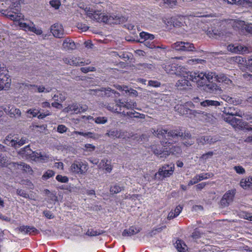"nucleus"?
<instances>
[{
    "mask_svg": "<svg viewBox=\"0 0 252 252\" xmlns=\"http://www.w3.org/2000/svg\"><path fill=\"white\" fill-rule=\"evenodd\" d=\"M144 43V45L149 48H160V49H165V47L161 45V46H156L153 42H151L150 40H145L143 41Z\"/></svg>",
    "mask_w": 252,
    "mask_h": 252,
    "instance_id": "50",
    "label": "nucleus"
},
{
    "mask_svg": "<svg viewBox=\"0 0 252 252\" xmlns=\"http://www.w3.org/2000/svg\"><path fill=\"white\" fill-rule=\"evenodd\" d=\"M189 21V18L187 16L179 15L171 18V22L174 27L183 28L186 32L189 30L188 24Z\"/></svg>",
    "mask_w": 252,
    "mask_h": 252,
    "instance_id": "12",
    "label": "nucleus"
},
{
    "mask_svg": "<svg viewBox=\"0 0 252 252\" xmlns=\"http://www.w3.org/2000/svg\"><path fill=\"white\" fill-rule=\"evenodd\" d=\"M3 143L7 145L14 147L16 143V138H14L13 135L9 134L5 137Z\"/></svg>",
    "mask_w": 252,
    "mask_h": 252,
    "instance_id": "41",
    "label": "nucleus"
},
{
    "mask_svg": "<svg viewBox=\"0 0 252 252\" xmlns=\"http://www.w3.org/2000/svg\"><path fill=\"white\" fill-rule=\"evenodd\" d=\"M63 61L65 63L72 66H83L85 64H89L91 63L89 60H87L86 62L81 61L80 58L75 57H68L64 58Z\"/></svg>",
    "mask_w": 252,
    "mask_h": 252,
    "instance_id": "17",
    "label": "nucleus"
},
{
    "mask_svg": "<svg viewBox=\"0 0 252 252\" xmlns=\"http://www.w3.org/2000/svg\"><path fill=\"white\" fill-rule=\"evenodd\" d=\"M245 25L246 24L244 21L239 20L234 21L233 23V27L234 29H237L241 31L244 30Z\"/></svg>",
    "mask_w": 252,
    "mask_h": 252,
    "instance_id": "45",
    "label": "nucleus"
},
{
    "mask_svg": "<svg viewBox=\"0 0 252 252\" xmlns=\"http://www.w3.org/2000/svg\"><path fill=\"white\" fill-rule=\"evenodd\" d=\"M205 63V61L199 59H193L188 60L187 63L189 65H193L199 63Z\"/></svg>",
    "mask_w": 252,
    "mask_h": 252,
    "instance_id": "56",
    "label": "nucleus"
},
{
    "mask_svg": "<svg viewBox=\"0 0 252 252\" xmlns=\"http://www.w3.org/2000/svg\"><path fill=\"white\" fill-rule=\"evenodd\" d=\"M55 174V172L52 170H48L42 176V179L44 180H47L50 177L53 176Z\"/></svg>",
    "mask_w": 252,
    "mask_h": 252,
    "instance_id": "62",
    "label": "nucleus"
},
{
    "mask_svg": "<svg viewBox=\"0 0 252 252\" xmlns=\"http://www.w3.org/2000/svg\"><path fill=\"white\" fill-rule=\"evenodd\" d=\"M201 120L206 124H213L216 122V118L213 115L203 112L201 115Z\"/></svg>",
    "mask_w": 252,
    "mask_h": 252,
    "instance_id": "28",
    "label": "nucleus"
},
{
    "mask_svg": "<svg viewBox=\"0 0 252 252\" xmlns=\"http://www.w3.org/2000/svg\"><path fill=\"white\" fill-rule=\"evenodd\" d=\"M51 32L53 35L57 38H62L64 35V30L63 26L59 23H56L51 27Z\"/></svg>",
    "mask_w": 252,
    "mask_h": 252,
    "instance_id": "21",
    "label": "nucleus"
},
{
    "mask_svg": "<svg viewBox=\"0 0 252 252\" xmlns=\"http://www.w3.org/2000/svg\"><path fill=\"white\" fill-rule=\"evenodd\" d=\"M140 36L141 39H144V41L148 40H152L155 38V36L153 34H151L144 32L140 33Z\"/></svg>",
    "mask_w": 252,
    "mask_h": 252,
    "instance_id": "51",
    "label": "nucleus"
},
{
    "mask_svg": "<svg viewBox=\"0 0 252 252\" xmlns=\"http://www.w3.org/2000/svg\"><path fill=\"white\" fill-rule=\"evenodd\" d=\"M175 247L179 252H187L188 249L187 245L182 240H177L176 241Z\"/></svg>",
    "mask_w": 252,
    "mask_h": 252,
    "instance_id": "34",
    "label": "nucleus"
},
{
    "mask_svg": "<svg viewBox=\"0 0 252 252\" xmlns=\"http://www.w3.org/2000/svg\"><path fill=\"white\" fill-rule=\"evenodd\" d=\"M106 134L110 137L123 139L126 140L133 136L132 133H129L126 131L117 129H110Z\"/></svg>",
    "mask_w": 252,
    "mask_h": 252,
    "instance_id": "13",
    "label": "nucleus"
},
{
    "mask_svg": "<svg viewBox=\"0 0 252 252\" xmlns=\"http://www.w3.org/2000/svg\"><path fill=\"white\" fill-rule=\"evenodd\" d=\"M176 111L181 115H185L188 114L189 109L185 107L184 104H177L174 107Z\"/></svg>",
    "mask_w": 252,
    "mask_h": 252,
    "instance_id": "39",
    "label": "nucleus"
},
{
    "mask_svg": "<svg viewBox=\"0 0 252 252\" xmlns=\"http://www.w3.org/2000/svg\"><path fill=\"white\" fill-rule=\"evenodd\" d=\"M228 3L236 4L243 7H252V0H223Z\"/></svg>",
    "mask_w": 252,
    "mask_h": 252,
    "instance_id": "24",
    "label": "nucleus"
},
{
    "mask_svg": "<svg viewBox=\"0 0 252 252\" xmlns=\"http://www.w3.org/2000/svg\"><path fill=\"white\" fill-rule=\"evenodd\" d=\"M169 150H168V152L170 155H174L176 156H178L182 153V150L181 148L179 146H173L170 148L169 147L171 146L170 143L168 145Z\"/></svg>",
    "mask_w": 252,
    "mask_h": 252,
    "instance_id": "40",
    "label": "nucleus"
},
{
    "mask_svg": "<svg viewBox=\"0 0 252 252\" xmlns=\"http://www.w3.org/2000/svg\"><path fill=\"white\" fill-rule=\"evenodd\" d=\"M207 34L210 37L217 38L218 36H220L221 33L219 32L217 30H214L212 31H208Z\"/></svg>",
    "mask_w": 252,
    "mask_h": 252,
    "instance_id": "59",
    "label": "nucleus"
},
{
    "mask_svg": "<svg viewBox=\"0 0 252 252\" xmlns=\"http://www.w3.org/2000/svg\"><path fill=\"white\" fill-rule=\"evenodd\" d=\"M163 4L169 8L174 7L177 4V0H162Z\"/></svg>",
    "mask_w": 252,
    "mask_h": 252,
    "instance_id": "54",
    "label": "nucleus"
},
{
    "mask_svg": "<svg viewBox=\"0 0 252 252\" xmlns=\"http://www.w3.org/2000/svg\"><path fill=\"white\" fill-rule=\"evenodd\" d=\"M141 231L140 227H136L134 226H130L128 229H125L122 232L123 237H128L135 235Z\"/></svg>",
    "mask_w": 252,
    "mask_h": 252,
    "instance_id": "29",
    "label": "nucleus"
},
{
    "mask_svg": "<svg viewBox=\"0 0 252 252\" xmlns=\"http://www.w3.org/2000/svg\"><path fill=\"white\" fill-rule=\"evenodd\" d=\"M214 155L213 152H209L205 154H203L200 158V159L203 160H207L210 158H211Z\"/></svg>",
    "mask_w": 252,
    "mask_h": 252,
    "instance_id": "60",
    "label": "nucleus"
},
{
    "mask_svg": "<svg viewBox=\"0 0 252 252\" xmlns=\"http://www.w3.org/2000/svg\"><path fill=\"white\" fill-rule=\"evenodd\" d=\"M224 113L226 114L225 116H237L242 117L243 113L238 109L235 108L234 107H230L228 108H225Z\"/></svg>",
    "mask_w": 252,
    "mask_h": 252,
    "instance_id": "26",
    "label": "nucleus"
},
{
    "mask_svg": "<svg viewBox=\"0 0 252 252\" xmlns=\"http://www.w3.org/2000/svg\"><path fill=\"white\" fill-rule=\"evenodd\" d=\"M217 82L228 86L232 85V81L224 74H218Z\"/></svg>",
    "mask_w": 252,
    "mask_h": 252,
    "instance_id": "31",
    "label": "nucleus"
},
{
    "mask_svg": "<svg viewBox=\"0 0 252 252\" xmlns=\"http://www.w3.org/2000/svg\"><path fill=\"white\" fill-rule=\"evenodd\" d=\"M167 136L173 138L181 137L183 139H190L191 137V135L189 132L185 131L184 132L180 128L174 129L168 131Z\"/></svg>",
    "mask_w": 252,
    "mask_h": 252,
    "instance_id": "15",
    "label": "nucleus"
},
{
    "mask_svg": "<svg viewBox=\"0 0 252 252\" xmlns=\"http://www.w3.org/2000/svg\"><path fill=\"white\" fill-rule=\"evenodd\" d=\"M99 166L100 167H103L104 169L108 173H110L112 169L110 162L108 163V160L107 159H102L99 163Z\"/></svg>",
    "mask_w": 252,
    "mask_h": 252,
    "instance_id": "35",
    "label": "nucleus"
},
{
    "mask_svg": "<svg viewBox=\"0 0 252 252\" xmlns=\"http://www.w3.org/2000/svg\"><path fill=\"white\" fill-rule=\"evenodd\" d=\"M181 78L178 80L176 86L179 90H186L191 86L189 81H191L187 77L181 76Z\"/></svg>",
    "mask_w": 252,
    "mask_h": 252,
    "instance_id": "22",
    "label": "nucleus"
},
{
    "mask_svg": "<svg viewBox=\"0 0 252 252\" xmlns=\"http://www.w3.org/2000/svg\"><path fill=\"white\" fill-rule=\"evenodd\" d=\"M9 165L10 167H13L14 169H20L26 172L30 173L32 171L31 167L24 162H21L20 164L16 162H12L9 164Z\"/></svg>",
    "mask_w": 252,
    "mask_h": 252,
    "instance_id": "25",
    "label": "nucleus"
},
{
    "mask_svg": "<svg viewBox=\"0 0 252 252\" xmlns=\"http://www.w3.org/2000/svg\"><path fill=\"white\" fill-rule=\"evenodd\" d=\"M90 94L98 96L102 95L103 96L110 97L109 100H106L105 103L101 104V106L106 108L108 111H109L108 109V106L114 107H115V101H119V99L117 100L116 98L120 95L119 93H116L109 88L107 89L103 88L101 90H90Z\"/></svg>",
    "mask_w": 252,
    "mask_h": 252,
    "instance_id": "2",
    "label": "nucleus"
},
{
    "mask_svg": "<svg viewBox=\"0 0 252 252\" xmlns=\"http://www.w3.org/2000/svg\"><path fill=\"white\" fill-rule=\"evenodd\" d=\"M161 66L167 73L184 76L188 78L190 77V71H188L185 67L179 66L176 63H166L162 64Z\"/></svg>",
    "mask_w": 252,
    "mask_h": 252,
    "instance_id": "4",
    "label": "nucleus"
},
{
    "mask_svg": "<svg viewBox=\"0 0 252 252\" xmlns=\"http://www.w3.org/2000/svg\"><path fill=\"white\" fill-rule=\"evenodd\" d=\"M16 143H15V145L14 146V147L15 148L20 147L28 142V139L25 137H22L20 140H19L18 138H16Z\"/></svg>",
    "mask_w": 252,
    "mask_h": 252,
    "instance_id": "55",
    "label": "nucleus"
},
{
    "mask_svg": "<svg viewBox=\"0 0 252 252\" xmlns=\"http://www.w3.org/2000/svg\"><path fill=\"white\" fill-rule=\"evenodd\" d=\"M31 87H33V88H35L37 92L38 93H49L51 91L52 88L51 87L45 88L43 85H31Z\"/></svg>",
    "mask_w": 252,
    "mask_h": 252,
    "instance_id": "48",
    "label": "nucleus"
},
{
    "mask_svg": "<svg viewBox=\"0 0 252 252\" xmlns=\"http://www.w3.org/2000/svg\"><path fill=\"white\" fill-rule=\"evenodd\" d=\"M216 141V139H213V138L208 136H201L197 139V143L201 145H204L207 143H213Z\"/></svg>",
    "mask_w": 252,
    "mask_h": 252,
    "instance_id": "33",
    "label": "nucleus"
},
{
    "mask_svg": "<svg viewBox=\"0 0 252 252\" xmlns=\"http://www.w3.org/2000/svg\"><path fill=\"white\" fill-rule=\"evenodd\" d=\"M66 109L67 112H74L75 113H78L87 111L88 106L86 105L73 103L68 105Z\"/></svg>",
    "mask_w": 252,
    "mask_h": 252,
    "instance_id": "19",
    "label": "nucleus"
},
{
    "mask_svg": "<svg viewBox=\"0 0 252 252\" xmlns=\"http://www.w3.org/2000/svg\"><path fill=\"white\" fill-rule=\"evenodd\" d=\"M115 107H111L108 106V109L109 111L116 113H121L122 111H124L123 108H126L127 109H137L138 110H141L140 109L136 107V103L133 101H123L122 100L119 99V101H116Z\"/></svg>",
    "mask_w": 252,
    "mask_h": 252,
    "instance_id": "5",
    "label": "nucleus"
},
{
    "mask_svg": "<svg viewBox=\"0 0 252 252\" xmlns=\"http://www.w3.org/2000/svg\"><path fill=\"white\" fill-rule=\"evenodd\" d=\"M20 230L21 232L25 234H33L37 232V230L34 227H31L28 226H22L20 228Z\"/></svg>",
    "mask_w": 252,
    "mask_h": 252,
    "instance_id": "38",
    "label": "nucleus"
},
{
    "mask_svg": "<svg viewBox=\"0 0 252 252\" xmlns=\"http://www.w3.org/2000/svg\"><path fill=\"white\" fill-rule=\"evenodd\" d=\"M74 134H79L93 139H97L100 137L98 134H95L91 132H83L81 131H74L71 133L70 135L73 136Z\"/></svg>",
    "mask_w": 252,
    "mask_h": 252,
    "instance_id": "30",
    "label": "nucleus"
},
{
    "mask_svg": "<svg viewBox=\"0 0 252 252\" xmlns=\"http://www.w3.org/2000/svg\"><path fill=\"white\" fill-rule=\"evenodd\" d=\"M240 185L244 189L250 187L252 185V177L242 179Z\"/></svg>",
    "mask_w": 252,
    "mask_h": 252,
    "instance_id": "43",
    "label": "nucleus"
},
{
    "mask_svg": "<svg viewBox=\"0 0 252 252\" xmlns=\"http://www.w3.org/2000/svg\"><path fill=\"white\" fill-rule=\"evenodd\" d=\"M11 79L6 68L0 70V91L8 90L11 86Z\"/></svg>",
    "mask_w": 252,
    "mask_h": 252,
    "instance_id": "11",
    "label": "nucleus"
},
{
    "mask_svg": "<svg viewBox=\"0 0 252 252\" xmlns=\"http://www.w3.org/2000/svg\"><path fill=\"white\" fill-rule=\"evenodd\" d=\"M153 133H155L158 137L161 138L164 137L165 134H167L168 131L160 127H158L156 130H154Z\"/></svg>",
    "mask_w": 252,
    "mask_h": 252,
    "instance_id": "46",
    "label": "nucleus"
},
{
    "mask_svg": "<svg viewBox=\"0 0 252 252\" xmlns=\"http://www.w3.org/2000/svg\"><path fill=\"white\" fill-rule=\"evenodd\" d=\"M20 5L11 6L6 10H2L1 14L14 21H20L23 18V15L20 12Z\"/></svg>",
    "mask_w": 252,
    "mask_h": 252,
    "instance_id": "6",
    "label": "nucleus"
},
{
    "mask_svg": "<svg viewBox=\"0 0 252 252\" xmlns=\"http://www.w3.org/2000/svg\"><path fill=\"white\" fill-rule=\"evenodd\" d=\"M66 97V94L64 92H57L56 94H55L53 98L55 100L59 102H63L65 99Z\"/></svg>",
    "mask_w": 252,
    "mask_h": 252,
    "instance_id": "44",
    "label": "nucleus"
},
{
    "mask_svg": "<svg viewBox=\"0 0 252 252\" xmlns=\"http://www.w3.org/2000/svg\"><path fill=\"white\" fill-rule=\"evenodd\" d=\"M84 11L88 18L96 22L117 24L121 22V18L119 16L108 15L102 12L98 6L93 7H86Z\"/></svg>",
    "mask_w": 252,
    "mask_h": 252,
    "instance_id": "1",
    "label": "nucleus"
},
{
    "mask_svg": "<svg viewBox=\"0 0 252 252\" xmlns=\"http://www.w3.org/2000/svg\"><path fill=\"white\" fill-rule=\"evenodd\" d=\"M235 193V189L227 191L220 200V205L223 207L228 206L233 202Z\"/></svg>",
    "mask_w": 252,
    "mask_h": 252,
    "instance_id": "14",
    "label": "nucleus"
},
{
    "mask_svg": "<svg viewBox=\"0 0 252 252\" xmlns=\"http://www.w3.org/2000/svg\"><path fill=\"white\" fill-rule=\"evenodd\" d=\"M8 160L6 156L2 155V154H0V166L4 167L7 166L8 165H9L11 163H8Z\"/></svg>",
    "mask_w": 252,
    "mask_h": 252,
    "instance_id": "52",
    "label": "nucleus"
},
{
    "mask_svg": "<svg viewBox=\"0 0 252 252\" xmlns=\"http://www.w3.org/2000/svg\"><path fill=\"white\" fill-rule=\"evenodd\" d=\"M39 113V110L36 109H30L27 111V113L31 115L33 117L37 116Z\"/></svg>",
    "mask_w": 252,
    "mask_h": 252,
    "instance_id": "64",
    "label": "nucleus"
},
{
    "mask_svg": "<svg viewBox=\"0 0 252 252\" xmlns=\"http://www.w3.org/2000/svg\"><path fill=\"white\" fill-rule=\"evenodd\" d=\"M183 43L184 44H182V51L192 52L195 50L193 44L188 42H183Z\"/></svg>",
    "mask_w": 252,
    "mask_h": 252,
    "instance_id": "42",
    "label": "nucleus"
},
{
    "mask_svg": "<svg viewBox=\"0 0 252 252\" xmlns=\"http://www.w3.org/2000/svg\"><path fill=\"white\" fill-rule=\"evenodd\" d=\"M19 25L22 29L26 31H28L33 32L37 35H40L42 33L41 29L35 28L34 24L32 22H20Z\"/></svg>",
    "mask_w": 252,
    "mask_h": 252,
    "instance_id": "16",
    "label": "nucleus"
},
{
    "mask_svg": "<svg viewBox=\"0 0 252 252\" xmlns=\"http://www.w3.org/2000/svg\"><path fill=\"white\" fill-rule=\"evenodd\" d=\"M224 120L230 124L234 127H239L242 126V120L236 118L234 116H224Z\"/></svg>",
    "mask_w": 252,
    "mask_h": 252,
    "instance_id": "23",
    "label": "nucleus"
},
{
    "mask_svg": "<svg viewBox=\"0 0 252 252\" xmlns=\"http://www.w3.org/2000/svg\"><path fill=\"white\" fill-rule=\"evenodd\" d=\"M208 83H205V85L204 86H202L205 91L211 93L219 89V87L216 84L211 82Z\"/></svg>",
    "mask_w": 252,
    "mask_h": 252,
    "instance_id": "36",
    "label": "nucleus"
},
{
    "mask_svg": "<svg viewBox=\"0 0 252 252\" xmlns=\"http://www.w3.org/2000/svg\"><path fill=\"white\" fill-rule=\"evenodd\" d=\"M20 152L35 161H44L47 160L49 158V156L46 155L32 151L29 146H26L23 149H21Z\"/></svg>",
    "mask_w": 252,
    "mask_h": 252,
    "instance_id": "8",
    "label": "nucleus"
},
{
    "mask_svg": "<svg viewBox=\"0 0 252 252\" xmlns=\"http://www.w3.org/2000/svg\"><path fill=\"white\" fill-rule=\"evenodd\" d=\"M198 177V179L199 181H201L203 180L207 179L212 177L213 176L212 173H201L198 175H197Z\"/></svg>",
    "mask_w": 252,
    "mask_h": 252,
    "instance_id": "58",
    "label": "nucleus"
},
{
    "mask_svg": "<svg viewBox=\"0 0 252 252\" xmlns=\"http://www.w3.org/2000/svg\"><path fill=\"white\" fill-rule=\"evenodd\" d=\"M123 189V186H121L119 184H115L111 187L110 191L111 194H116L120 192Z\"/></svg>",
    "mask_w": 252,
    "mask_h": 252,
    "instance_id": "49",
    "label": "nucleus"
},
{
    "mask_svg": "<svg viewBox=\"0 0 252 252\" xmlns=\"http://www.w3.org/2000/svg\"><path fill=\"white\" fill-rule=\"evenodd\" d=\"M139 68L143 69L144 71L149 72L155 69L154 66L150 63H142L138 65Z\"/></svg>",
    "mask_w": 252,
    "mask_h": 252,
    "instance_id": "47",
    "label": "nucleus"
},
{
    "mask_svg": "<svg viewBox=\"0 0 252 252\" xmlns=\"http://www.w3.org/2000/svg\"><path fill=\"white\" fill-rule=\"evenodd\" d=\"M3 110L6 114L11 118H18L21 115L20 109L16 108L13 105H7L3 108Z\"/></svg>",
    "mask_w": 252,
    "mask_h": 252,
    "instance_id": "18",
    "label": "nucleus"
},
{
    "mask_svg": "<svg viewBox=\"0 0 252 252\" xmlns=\"http://www.w3.org/2000/svg\"><path fill=\"white\" fill-rule=\"evenodd\" d=\"M200 105L203 107H217L220 106V103L218 101L207 99L201 102Z\"/></svg>",
    "mask_w": 252,
    "mask_h": 252,
    "instance_id": "37",
    "label": "nucleus"
},
{
    "mask_svg": "<svg viewBox=\"0 0 252 252\" xmlns=\"http://www.w3.org/2000/svg\"><path fill=\"white\" fill-rule=\"evenodd\" d=\"M170 142H161V144L162 146L161 147L160 145H153L151 147L153 153L157 156L159 157L160 158H165L167 156H169V153L168 151V145Z\"/></svg>",
    "mask_w": 252,
    "mask_h": 252,
    "instance_id": "10",
    "label": "nucleus"
},
{
    "mask_svg": "<svg viewBox=\"0 0 252 252\" xmlns=\"http://www.w3.org/2000/svg\"><path fill=\"white\" fill-rule=\"evenodd\" d=\"M218 75L211 71L190 72L189 79L191 81L196 82L198 86H204L205 83L211 82L213 80L217 81Z\"/></svg>",
    "mask_w": 252,
    "mask_h": 252,
    "instance_id": "3",
    "label": "nucleus"
},
{
    "mask_svg": "<svg viewBox=\"0 0 252 252\" xmlns=\"http://www.w3.org/2000/svg\"><path fill=\"white\" fill-rule=\"evenodd\" d=\"M94 122L97 124H104L107 123V118L105 117H98L94 118Z\"/></svg>",
    "mask_w": 252,
    "mask_h": 252,
    "instance_id": "61",
    "label": "nucleus"
},
{
    "mask_svg": "<svg viewBox=\"0 0 252 252\" xmlns=\"http://www.w3.org/2000/svg\"><path fill=\"white\" fill-rule=\"evenodd\" d=\"M183 210V207L181 205L177 206L176 208L172 210L168 214L167 219L170 220L177 217Z\"/></svg>",
    "mask_w": 252,
    "mask_h": 252,
    "instance_id": "32",
    "label": "nucleus"
},
{
    "mask_svg": "<svg viewBox=\"0 0 252 252\" xmlns=\"http://www.w3.org/2000/svg\"><path fill=\"white\" fill-rule=\"evenodd\" d=\"M56 179L58 182L63 183H67L69 180L67 177L65 176H63L61 175H57L56 177Z\"/></svg>",
    "mask_w": 252,
    "mask_h": 252,
    "instance_id": "63",
    "label": "nucleus"
},
{
    "mask_svg": "<svg viewBox=\"0 0 252 252\" xmlns=\"http://www.w3.org/2000/svg\"><path fill=\"white\" fill-rule=\"evenodd\" d=\"M227 48L228 51L237 54L248 53L250 52L247 47L237 44L229 45Z\"/></svg>",
    "mask_w": 252,
    "mask_h": 252,
    "instance_id": "20",
    "label": "nucleus"
},
{
    "mask_svg": "<svg viewBox=\"0 0 252 252\" xmlns=\"http://www.w3.org/2000/svg\"><path fill=\"white\" fill-rule=\"evenodd\" d=\"M103 231L99 230L98 231L94 230V229H88L86 234L90 236H95L99 235L103 233Z\"/></svg>",
    "mask_w": 252,
    "mask_h": 252,
    "instance_id": "53",
    "label": "nucleus"
},
{
    "mask_svg": "<svg viewBox=\"0 0 252 252\" xmlns=\"http://www.w3.org/2000/svg\"><path fill=\"white\" fill-rule=\"evenodd\" d=\"M88 169L87 162L80 159L75 160L70 167V171L77 175H84Z\"/></svg>",
    "mask_w": 252,
    "mask_h": 252,
    "instance_id": "7",
    "label": "nucleus"
},
{
    "mask_svg": "<svg viewBox=\"0 0 252 252\" xmlns=\"http://www.w3.org/2000/svg\"><path fill=\"white\" fill-rule=\"evenodd\" d=\"M63 49L65 51L74 50L76 48L75 42L70 38H65L63 43Z\"/></svg>",
    "mask_w": 252,
    "mask_h": 252,
    "instance_id": "27",
    "label": "nucleus"
},
{
    "mask_svg": "<svg viewBox=\"0 0 252 252\" xmlns=\"http://www.w3.org/2000/svg\"><path fill=\"white\" fill-rule=\"evenodd\" d=\"M174 171V164L173 163L167 164L162 165L155 175L156 180H162L166 177H170L173 174Z\"/></svg>",
    "mask_w": 252,
    "mask_h": 252,
    "instance_id": "9",
    "label": "nucleus"
},
{
    "mask_svg": "<svg viewBox=\"0 0 252 252\" xmlns=\"http://www.w3.org/2000/svg\"><path fill=\"white\" fill-rule=\"evenodd\" d=\"M183 44H184L183 41H177L172 44L171 47L177 51H182Z\"/></svg>",
    "mask_w": 252,
    "mask_h": 252,
    "instance_id": "57",
    "label": "nucleus"
}]
</instances>
